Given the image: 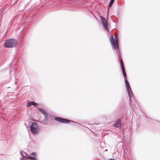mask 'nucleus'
Instances as JSON below:
<instances>
[{
    "instance_id": "bb28decb",
    "label": "nucleus",
    "mask_w": 160,
    "mask_h": 160,
    "mask_svg": "<svg viewBox=\"0 0 160 160\" xmlns=\"http://www.w3.org/2000/svg\"><path fill=\"white\" fill-rule=\"evenodd\" d=\"M159 122L160 123V122Z\"/></svg>"
},
{
    "instance_id": "b1692460",
    "label": "nucleus",
    "mask_w": 160,
    "mask_h": 160,
    "mask_svg": "<svg viewBox=\"0 0 160 160\" xmlns=\"http://www.w3.org/2000/svg\"><path fill=\"white\" fill-rule=\"evenodd\" d=\"M1 21H0V27H1Z\"/></svg>"
},
{
    "instance_id": "9b49d317",
    "label": "nucleus",
    "mask_w": 160,
    "mask_h": 160,
    "mask_svg": "<svg viewBox=\"0 0 160 160\" xmlns=\"http://www.w3.org/2000/svg\"><path fill=\"white\" fill-rule=\"evenodd\" d=\"M31 156L32 160H38L37 158V153L35 152H32L31 154Z\"/></svg>"
},
{
    "instance_id": "2eb2a0df",
    "label": "nucleus",
    "mask_w": 160,
    "mask_h": 160,
    "mask_svg": "<svg viewBox=\"0 0 160 160\" xmlns=\"http://www.w3.org/2000/svg\"><path fill=\"white\" fill-rule=\"evenodd\" d=\"M22 153H23L24 154H25V155H27V153L26 152H23V151H22L21 152H20V154L22 156V157L23 158H24L25 157V156H24V154H23Z\"/></svg>"
},
{
    "instance_id": "a211bd4d",
    "label": "nucleus",
    "mask_w": 160,
    "mask_h": 160,
    "mask_svg": "<svg viewBox=\"0 0 160 160\" xmlns=\"http://www.w3.org/2000/svg\"><path fill=\"white\" fill-rule=\"evenodd\" d=\"M26 158L28 159H30L32 160V158H31V155H27L26 157Z\"/></svg>"
},
{
    "instance_id": "ddd939ff",
    "label": "nucleus",
    "mask_w": 160,
    "mask_h": 160,
    "mask_svg": "<svg viewBox=\"0 0 160 160\" xmlns=\"http://www.w3.org/2000/svg\"><path fill=\"white\" fill-rule=\"evenodd\" d=\"M118 58L120 59V65H121V63H122V65H124L123 64V61H122V57H121V56L120 55H118Z\"/></svg>"
},
{
    "instance_id": "4468645a",
    "label": "nucleus",
    "mask_w": 160,
    "mask_h": 160,
    "mask_svg": "<svg viewBox=\"0 0 160 160\" xmlns=\"http://www.w3.org/2000/svg\"><path fill=\"white\" fill-rule=\"evenodd\" d=\"M118 58L120 59V65H121V63H122V65H124L123 64V61H122V57H121V56L120 55H118Z\"/></svg>"
},
{
    "instance_id": "412c9836",
    "label": "nucleus",
    "mask_w": 160,
    "mask_h": 160,
    "mask_svg": "<svg viewBox=\"0 0 160 160\" xmlns=\"http://www.w3.org/2000/svg\"><path fill=\"white\" fill-rule=\"evenodd\" d=\"M153 121L155 122H158V120H154Z\"/></svg>"
},
{
    "instance_id": "9d476101",
    "label": "nucleus",
    "mask_w": 160,
    "mask_h": 160,
    "mask_svg": "<svg viewBox=\"0 0 160 160\" xmlns=\"http://www.w3.org/2000/svg\"><path fill=\"white\" fill-rule=\"evenodd\" d=\"M120 66L122 70V72L123 77H124L127 76L124 65H122L121 63V65H120Z\"/></svg>"
},
{
    "instance_id": "f8f14e48",
    "label": "nucleus",
    "mask_w": 160,
    "mask_h": 160,
    "mask_svg": "<svg viewBox=\"0 0 160 160\" xmlns=\"http://www.w3.org/2000/svg\"><path fill=\"white\" fill-rule=\"evenodd\" d=\"M33 103H35V102L34 101H29L27 103V107H29L33 105Z\"/></svg>"
},
{
    "instance_id": "5701e85b",
    "label": "nucleus",
    "mask_w": 160,
    "mask_h": 160,
    "mask_svg": "<svg viewBox=\"0 0 160 160\" xmlns=\"http://www.w3.org/2000/svg\"><path fill=\"white\" fill-rule=\"evenodd\" d=\"M23 158H23V157H22V158H20V160H22V159H23Z\"/></svg>"
},
{
    "instance_id": "39448f33",
    "label": "nucleus",
    "mask_w": 160,
    "mask_h": 160,
    "mask_svg": "<svg viewBox=\"0 0 160 160\" xmlns=\"http://www.w3.org/2000/svg\"><path fill=\"white\" fill-rule=\"evenodd\" d=\"M54 119L57 122L62 123H69L70 122H72L74 123L79 124L78 122L58 117H55Z\"/></svg>"
},
{
    "instance_id": "7ed1b4c3",
    "label": "nucleus",
    "mask_w": 160,
    "mask_h": 160,
    "mask_svg": "<svg viewBox=\"0 0 160 160\" xmlns=\"http://www.w3.org/2000/svg\"><path fill=\"white\" fill-rule=\"evenodd\" d=\"M17 44L16 39L14 38H9L5 41L3 45L5 48H12L15 47Z\"/></svg>"
},
{
    "instance_id": "f3484780",
    "label": "nucleus",
    "mask_w": 160,
    "mask_h": 160,
    "mask_svg": "<svg viewBox=\"0 0 160 160\" xmlns=\"http://www.w3.org/2000/svg\"><path fill=\"white\" fill-rule=\"evenodd\" d=\"M114 0H111L110 3H109V7H110L111 6L112 4H113L114 2Z\"/></svg>"
},
{
    "instance_id": "f257e3e1",
    "label": "nucleus",
    "mask_w": 160,
    "mask_h": 160,
    "mask_svg": "<svg viewBox=\"0 0 160 160\" xmlns=\"http://www.w3.org/2000/svg\"><path fill=\"white\" fill-rule=\"evenodd\" d=\"M37 108L44 115L43 121L47 122L48 121H52L53 120L54 116L48 113L45 109L40 108Z\"/></svg>"
},
{
    "instance_id": "6e6552de",
    "label": "nucleus",
    "mask_w": 160,
    "mask_h": 160,
    "mask_svg": "<svg viewBox=\"0 0 160 160\" xmlns=\"http://www.w3.org/2000/svg\"><path fill=\"white\" fill-rule=\"evenodd\" d=\"M121 120L118 119L116 120L114 124V127L117 128H121Z\"/></svg>"
},
{
    "instance_id": "6ab92c4d",
    "label": "nucleus",
    "mask_w": 160,
    "mask_h": 160,
    "mask_svg": "<svg viewBox=\"0 0 160 160\" xmlns=\"http://www.w3.org/2000/svg\"><path fill=\"white\" fill-rule=\"evenodd\" d=\"M33 105L35 106V107H36V108H38V107H37V106H38V104L36 102H35V103H33Z\"/></svg>"
},
{
    "instance_id": "423d86ee",
    "label": "nucleus",
    "mask_w": 160,
    "mask_h": 160,
    "mask_svg": "<svg viewBox=\"0 0 160 160\" xmlns=\"http://www.w3.org/2000/svg\"><path fill=\"white\" fill-rule=\"evenodd\" d=\"M101 24L102 25V28L104 31L107 32L109 31V24L108 22V21H101Z\"/></svg>"
},
{
    "instance_id": "0eeeda50",
    "label": "nucleus",
    "mask_w": 160,
    "mask_h": 160,
    "mask_svg": "<svg viewBox=\"0 0 160 160\" xmlns=\"http://www.w3.org/2000/svg\"><path fill=\"white\" fill-rule=\"evenodd\" d=\"M119 38L118 36V35H115V38H114L113 36L112 35H111L110 40L111 43V45H112V42H113L115 44H116L117 45H118V39Z\"/></svg>"
},
{
    "instance_id": "aec40b11",
    "label": "nucleus",
    "mask_w": 160,
    "mask_h": 160,
    "mask_svg": "<svg viewBox=\"0 0 160 160\" xmlns=\"http://www.w3.org/2000/svg\"><path fill=\"white\" fill-rule=\"evenodd\" d=\"M37 121L38 122H39L41 123H42L43 124H45V122H44V121H43V120H42V121H38L37 120Z\"/></svg>"
},
{
    "instance_id": "20e7f679",
    "label": "nucleus",
    "mask_w": 160,
    "mask_h": 160,
    "mask_svg": "<svg viewBox=\"0 0 160 160\" xmlns=\"http://www.w3.org/2000/svg\"><path fill=\"white\" fill-rule=\"evenodd\" d=\"M125 85L126 87L127 91L130 101L131 100V97H132V91L130 84L128 81L127 76L124 77Z\"/></svg>"
},
{
    "instance_id": "4be33fe9",
    "label": "nucleus",
    "mask_w": 160,
    "mask_h": 160,
    "mask_svg": "<svg viewBox=\"0 0 160 160\" xmlns=\"http://www.w3.org/2000/svg\"><path fill=\"white\" fill-rule=\"evenodd\" d=\"M113 21V22H115V23H116V24L117 23V22H115V21L113 20V21Z\"/></svg>"
},
{
    "instance_id": "a878e982",
    "label": "nucleus",
    "mask_w": 160,
    "mask_h": 160,
    "mask_svg": "<svg viewBox=\"0 0 160 160\" xmlns=\"http://www.w3.org/2000/svg\"><path fill=\"white\" fill-rule=\"evenodd\" d=\"M32 120H33V121H34V120L33 119H32Z\"/></svg>"
},
{
    "instance_id": "f03ea898",
    "label": "nucleus",
    "mask_w": 160,
    "mask_h": 160,
    "mask_svg": "<svg viewBox=\"0 0 160 160\" xmlns=\"http://www.w3.org/2000/svg\"><path fill=\"white\" fill-rule=\"evenodd\" d=\"M29 125L30 128V130L31 132L34 134H37L38 133L40 128L37 123L35 122H29Z\"/></svg>"
},
{
    "instance_id": "1a4fd4ad",
    "label": "nucleus",
    "mask_w": 160,
    "mask_h": 160,
    "mask_svg": "<svg viewBox=\"0 0 160 160\" xmlns=\"http://www.w3.org/2000/svg\"><path fill=\"white\" fill-rule=\"evenodd\" d=\"M112 48L116 50V52L118 54V56L120 55V53L119 50V48L118 45H117L116 44H115L113 42H112Z\"/></svg>"
},
{
    "instance_id": "393cba45",
    "label": "nucleus",
    "mask_w": 160,
    "mask_h": 160,
    "mask_svg": "<svg viewBox=\"0 0 160 160\" xmlns=\"http://www.w3.org/2000/svg\"><path fill=\"white\" fill-rule=\"evenodd\" d=\"M108 151V150L107 149L105 150V151Z\"/></svg>"
},
{
    "instance_id": "dca6fc26",
    "label": "nucleus",
    "mask_w": 160,
    "mask_h": 160,
    "mask_svg": "<svg viewBox=\"0 0 160 160\" xmlns=\"http://www.w3.org/2000/svg\"><path fill=\"white\" fill-rule=\"evenodd\" d=\"M31 21H30L29 22H27L26 21H25L24 22V26L25 27L27 26L29 24V22H31Z\"/></svg>"
}]
</instances>
